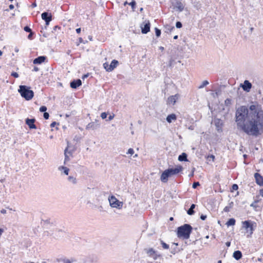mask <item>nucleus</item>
I'll use <instances>...</instances> for the list:
<instances>
[{
	"instance_id": "obj_1",
	"label": "nucleus",
	"mask_w": 263,
	"mask_h": 263,
	"mask_svg": "<svg viewBox=\"0 0 263 263\" xmlns=\"http://www.w3.org/2000/svg\"><path fill=\"white\" fill-rule=\"evenodd\" d=\"M236 122L238 127L249 135L257 137L263 129V110L258 105L239 107L236 112Z\"/></svg>"
},
{
	"instance_id": "obj_2",
	"label": "nucleus",
	"mask_w": 263,
	"mask_h": 263,
	"mask_svg": "<svg viewBox=\"0 0 263 263\" xmlns=\"http://www.w3.org/2000/svg\"><path fill=\"white\" fill-rule=\"evenodd\" d=\"M192 227L188 224L178 228L177 235L179 237H182L184 239H189L191 233Z\"/></svg>"
},
{
	"instance_id": "obj_3",
	"label": "nucleus",
	"mask_w": 263,
	"mask_h": 263,
	"mask_svg": "<svg viewBox=\"0 0 263 263\" xmlns=\"http://www.w3.org/2000/svg\"><path fill=\"white\" fill-rule=\"evenodd\" d=\"M18 91L21 96L26 100H31L34 96L33 91L30 90V88L25 85H20Z\"/></svg>"
},
{
	"instance_id": "obj_4",
	"label": "nucleus",
	"mask_w": 263,
	"mask_h": 263,
	"mask_svg": "<svg viewBox=\"0 0 263 263\" xmlns=\"http://www.w3.org/2000/svg\"><path fill=\"white\" fill-rule=\"evenodd\" d=\"M108 201L110 206L112 208L121 209L123 205V202L120 201L116 197L113 195L109 196Z\"/></svg>"
},
{
	"instance_id": "obj_5",
	"label": "nucleus",
	"mask_w": 263,
	"mask_h": 263,
	"mask_svg": "<svg viewBox=\"0 0 263 263\" xmlns=\"http://www.w3.org/2000/svg\"><path fill=\"white\" fill-rule=\"evenodd\" d=\"M255 224L250 220L245 221L242 222L243 228L245 229L247 233H249L250 235L253 233L254 231L253 225Z\"/></svg>"
},
{
	"instance_id": "obj_6",
	"label": "nucleus",
	"mask_w": 263,
	"mask_h": 263,
	"mask_svg": "<svg viewBox=\"0 0 263 263\" xmlns=\"http://www.w3.org/2000/svg\"><path fill=\"white\" fill-rule=\"evenodd\" d=\"M144 251L149 257L153 258L154 260H157L161 256V255L158 254L157 252L153 248L145 249Z\"/></svg>"
},
{
	"instance_id": "obj_7",
	"label": "nucleus",
	"mask_w": 263,
	"mask_h": 263,
	"mask_svg": "<svg viewBox=\"0 0 263 263\" xmlns=\"http://www.w3.org/2000/svg\"><path fill=\"white\" fill-rule=\"evenodd\" d=\"M173 6L174 9L178 12H182L184 8V5L179 0H177Z\"/></svg>"
},
{
	"instance_id": "obj_8",
	"label": "nucleus",
	"mask_w": 263,
	"mask_h": 263,
	"mask_svg": "<svg viewBox=\"0 0 263 263\" xmlns=\"http://www.w3.org/2000/svg\"><path fill=\"white\" fill-rule=\"evenodd\" d=\"M42 18L46 22V25H48L49 22L51 21L52 15L51 14H49L48 12H43L42 15Z\"/></svg>"
},
{
	"instance_id": "obj_9",
	"label": "nucleus",
	"mask_w": 263,
	"mask_h": 263,
	"mask_svg": "<svg viewBox=\"0 0 263 263\" xmlns=\"http://www.w3.org/2000/svg\"><path fill=\"white\" fill-rule=\"evenodd\" d=\"M167 170L169 173H171L172 176H173L181 172L183 170V167L182 166L179 165L177 166L176 168H168Z\"/></svg>"
},
{
	"instance_id": "obj_10",
	"label": "nucleus",
	"mask_w": 263,
	"mask_h": 263,
	"mask_svg": "<svg viewBox=\"0 0 263 263\" xmlns=\"http://www.w3.org/2000/svg\"><path fill=\"white\" fill-rule=\"evenodd\" d=\"M179 98V95L178 94H176L175 95L170 96L167 99L168 104L174 105Z\"/></svg>"
},
{
	"instance_id": "obj_11",
	"label": "nucleus",
	"mask_w": 263,
	"mask_h": 263,
	"mask_svg": "<svg viewBox=\"0 0 263 263\" xmlns=\"http://www.w3.org/2000/svg\"><path fill=\"white\" fill-rule=\"evenodd\" d=\"M141 27L142 33L143 34L147 33L150 30V23L149 21H147L144 24H142Z\"/></svg>"
},
{
	"instance_id": "obj_12",
	"label": "nucleus",
	"mask_w": 263,
	"mask_h": 263,
	"mask_svg": "<svg viewBox=\"0 0 263 263\" xmlns=\"http://www.w3.org/2000/svg\"><path fill=\"white\" fill-rule=\"evenodd\" d=\"M241 86L245 91L249 92L252 87V84L249 81L245 80L243 84H241Z\"/></svg>"
},
{
	"instance_id": "obj_13",
	"label": "nucleus",
	"mask_w": 263,
	"mask_h": 263,
	"mask_svg": "<svg viewBox=\"0 0 263 263\" xmlns=\"http://www.w3.org/2000/svg\"><path fill=\"white\" fill-rule=\"evenodd\" d=\"M35 121L34 119H26V123L28 125L30 129H36V126L34 124Z\"/></svg>"
},
{
	"instance_id": "obj_14",
	"label": "nucleus",
	"mask_w": 263,
	"mask_h": 263,
	"mask_svg": "<svg viewBox=\"0 0 263 263\" xmlns=\"http://www.w3.org/2000/svg\"><path fill=\"white\" fill-rule=\"evenodd\" d=\"M99 127V124L96 122H91L88 124L86 127L87 130H94Z\"/></svg>"
},
{
	"instance_id": "obj_15",
	"label": "nucleus",
	"mask_w": 263,
	"mask_h": 263,
	"mask_svg": "<svg viewBox=\"0 0 263 263\" xmlns=\"http://www.w3.org/2000/svg\"><path fill=\"white\" fill-rule=\"evenodd\" d=\"M256 183L261 186L263 185V177L259 174L255 173L254 175Z\"/></svg>"
},
{
	"instance_id": "obj_16",
	"label": "nucleus",
	"mask_w": 263,
	"mask_h": 263,
	"mask_svg": "<svg viewBox=\"0 0 263 263\" xmlns=\"http://www.w3.org/2000/svg\"><path fill=\"white\" fill-rule=\"evenodd\" d=\"M82 85L81 80L78 79L70 82V87L72 88H77L78 87Z\"/></svg>"
},
{
	"instance_id": "obj_17",
	"label": "nucleus",
	"mask_w": 263,
	"mask_h": 263,
	"mask_svg": "<svg viewBox=\"0 0 263 263\" xmlns=\"http://www.w3.org/2000/svg\"><path fill=\"white\" fill-rule=\"evenodd\" d=\"M168 172L167 170L164 171L161 176V180L163 182H166L168 180V178L169 177L168 176Z\"/></svg>"
},
{
	"instance_id": "obj_18",
	"label": "nucleus",
	"mask_w": 263,
	"mask_h": 263,
	"mask_svg": "<svg viewBox=\"0 0 263 263\" xmlns=\"http://www.w3.org/2000/svg\"><path fill=\"white\" fill-rule=\"evenodd\" d=\"M46 60V57L44 56H40L37 57V58H35L33 60V64H40L44 62L45 60Z\"/></svg>"
},
{
	"instance_id": "obj_19",
	"label": "nucleus",
	"mask_w": 263,
	"mask_h": 263,
	"mask_svg": "<svg viewBox=\"0 0 263 263\" xmlns=\"http://www.w3.org/2000/svg\"><path fill=\"white\" fill-rule=\"evenodd\" d=\"M177 119V116L174 114L169 115L166 117V121L168 123H171L173 121H176Z\"/></svg>"
},
{
	"instance_id": "obj_20",
	"label": "nucleus",
	"mask_w": 263,
	"mask_h": 263,
	"mask_svg": "<svg viewBox=\"0 0 263 263\" xmlns=\"http://www.w3.org/2000/svg\"><path fill=\"white\" fill-rule=\"evenodd\" d=\"M118 64V61L115 60L112 61L111 63L109 64L108 69L109 71H112L115 68H116Z\"/></svg>"
},
{
	"instance_id": "obj_21",
	"label": "nucleus",
	"mask_w": 263,
	"mask_h": 263,
	"mask_svg": "<svg viewBox=\"0 0 263 263\" xmlns=\"http://www.w3.org/2000/svg\"><path fill=\"white\" fill-rule=\"evenodd\" d=\"M233 256L235 259L238 260L242 257V253L240 251H235L233 253Z\"/></svg>"
},
{
	"instance_id": "obj_22",
	"label": "nucleus",
	"mask_w": 263,
	"mask_h": 263,
	"mask_svg": "<svg viewBox=\"0 0 263 263\" xmlns=\"http://www.w3.org/2000/svg\"><path fill=\"white\" fill-rule=\"evenodd\" d=\"M178 160L180 161H187L188 160L187 159V155L185 153H183L181 155L179 156Z\"/></svg>"
},
{
	"instance_id": "obj_23",
	"label": "nucleus",
	"mask_w": 263,
	"mask_h": 263,
	"mask_svg": "<svg viewBox=\"0 0 263 263\" xmlns=\"http://www.w3.org/2000/svg\"><path fill=\"white\" fill-rule=\"evenodd\" d=\"M195 207V205L194 204H192L190 207V208L188 210L187 213L189 215H192L194 213V209Z\"/></svg>"
},
{
	"instance_id": "obj_24",
	"label": "nucleus",
	"mask_w": 263,
	"mask_h": 263,
	"mask_svg": "<svg viewBox=\"0 0 263 263\" xmlns=\"http://www.w3.org/2000/svg\"><path fill=\"white\" fill-rule=\"evenodd\" d=\"M59 170L60 171H62V170H63L64 171V173L67 175L68 174V172H69V168H68L67 167H65V166H60L59 168H58Z\"/></svg>"
},
{
	"instance_id": "obj_25",
	"label": "nucleus",
	"mask_w": 263,
	"mask_h": 263,
	"mask_svg": "<svg viewBox=\"0 0 263 263\" xmlns=\"http://www.w3.org/2000/svg\"><path fill=\"white\" fill-rule=\"evenodd\" d=\"M235 223V220L233 218L230 219L228 222H227V224L228 226H233Z\"/></svg>"
},
{
	"instance_id": "obj_26",
	"label": "nucleus",
	"mask_w": 263,
	"mask_h": 263,
	"mask_svg": "<svg viewBox=\"0 0 263 263\" xmlns=\"http://www.w3.org/2000/svg\"><path fill=\"white\" fill-rule=\"evenodd\" d=\"M160 242L161 245H162V248L164 249H169V245L165 243L163 240H160Z\"/></svg>"
},
{
	"instance_id": "obj_27",
	"label": "nucleus",
	"mask_w": 263,
	"mask_h": 263,
	"mask_svg": "<svg viewBox=\"0 0 263 263\" xmlns=\"http://www.w3.org/2000/svg\"><path fill=\"white\" fill-rule=\"evenodd\" d=\"M64 155H65L64 163L65 164L67 161H68L69 160V157L67 155V148H66L64 151Z\"/></svg>"
},
{
	"instance_id": "obj_28",
	"label": "nucleus",
	"mask_w": 263,
	"mask_h": 263,
	"mask_svg": "<svg viewBox=\"0 0 263 263\" xmlns=\"http://www.w3.org/2000/svg\"><path fill=\"white\" fill-rule=\"evenodd\" d=\"M63 261L64 263H72V262L75 261L76 260L73 258H65L63 259Z\"/></svg>"
},
{
	"instance_id": "obj_29",
	"label": "nucleus",
	"mask_w": 263,
	"mask_h": 263,
	"mask_svg": "<svg viewBox=\"0 0 263 263\" xmlns=\"http://www.w3.org/2000/svg\"><path fill=\"white\" fill-rule=\"evenodd\" d=\"M68 180L73 184H76L77 182L76 178H74L72 176H69L68 178Z\"/></svg>"
},
{
	"instance_id": "obj_30",
	"label": "nucleus",
	"mask_w": 263,
	"mask_h": 263,
	"mask_svg": "<svg viewBox=\"0 0 263 263\" xmlns=\"http://www.w3.org/2000/svg\"><path fill=\"white\" fill-rule=\"evenodd\" d=\"M208 84H209V82L208 81H206V80L203 81L202 82V84L200 86H199V88H200V89L202 88Z\"/></svg>"
},
{
	"instance_id": "obj_31",
	"label": "nucleus",
	"mask_w": 263,
	"mask_h": 263,
	"mask_svg": "<svg viewBox=\"0 0 263 263\" xmlns=\"http://www.w3.org/2000/svg\"><path fill=\"white\" fill-rule=\"evenodd\" d=\"M155 33L157 37L160 36L161 34V30L157 28H155Z\"/></svg>"
},
{
	"instance_id": "obj_32",
	"label": "nucleus",
	"mask_w": 263,
	"mask_h": 263,
	"mask_svg": "<svg viewBox=\"0 0 263 263\" xmlns=\"http://www.w3.org/2000/svg\"><path fill=\"white\" fill-rule=\"evenodd\" d=\"M47 110V107L45 106H42L40 108V111L41 112H46Z\"/></svg>"
},
{
	"instance_id": "obj_33",
	"label": "nucleus",
	"mask_w": 263,
	"mask_h": 263,
	"mask_svg": "<svg viewBox=\"0 0 263 263\" xmlns=\"http://www.w3.org/2000/svg\"><path fill=\"white\" fill-rule=\"evenodd\" d=\"M109 65L107 63H105L103 64V66H104V68L106 70V71H109V70L108 69V67H109Z\"/></svg>"
},
{
	"instance_id": "obj_34",
	"label": "nucleus",
	"mask_w": 263,
	"mask_h": 263,
	"mask_svg": "<svg viewBox=\"0 0 263 263\" xmlns=\"http://www.w3.org/2000/svg\"><path fill=\"white\" fill-rule=\"evenodd\" d=\"M176 27L177 28H180L182 27V24L180 22H177L176 23Z\"/></svg>"
},
{
	"instance_id": "obj_35",
	"label": "nucleus",
	"mask_w": 263,
	"mask_h": 263,
	"mask_svg": "<svg viewBox=\"0 0 263 263\" xmlns=\"http://www.w3.org/2000/svg\"><path fill=\"white\" fill-rule=\"evenodd\" d=\"M200 185L199 183L198 182H195L193 184L192 187L194 189L196 188L198 186Z\"/></svg>"
},
{
	"instance_id": "obj_36",
	"label": "nucleus",
	"mask_w": 263,
	"mask_h": 263,
	"mask_svg": "<svg viewBox=\"0 0 263 263\" xmlns=\"http://www.w3.org/2000/svg\"><path fill=\"white\" fill-rule=\"evenodd\" d=\"M24 29L26 32H31V29L28 26H25L24 27Z\"/></svg>"
},
{
	"instance_id": "obj_37",
	"label": "nucleus",
	"mask_w": 263,
	"mask_h": 263,
	"mask_svg": "<svg viewBox=\"0 0 263 263\" xmlns=\"http://www.w3.org/2000/svg\"><path fill=\"white\" fill-rule=\"evenodd\" d=\"M43 116H44V118L46 120L48 119L49 117V114L47 112H44Z\"/></svg>"
},
{
	"instance_id": "obj_38",
	"label": "nucleus",
	"mask_w": 263,
	"mask_h": 263,
	"mask_svg": "<svg viewBox=\"0 0 263 263\" xmlns=\"http://www.w3.org/2000/svg\"><path fill=\"white\" fill-rule=\"evenodd\" d=\"M101 117L102 119H104L107 117V114L105 112H102L101 115Z\"/></svg>"
},
{
	"instance_id": "obj_39",
	"label": "nucleus",
	"mask_w": 263,
	"mask_h": 263,
	"mask_svg": "<svg viewBox=\"0 0 263 263\" xmlns=\"http://www.w3.org/2000/svg\"><path fill=\"white\" fill-rule=\"evenodd\" d=\"M225 103L227 105H229L230 104H231V100L230 99H227L226 100H225Z\"/></svg>"
},
{
	"instance_id": "obj_40",
	"label": "nucleus",
	"mask_w": 263,
	"mask_h": 263,
	"mask_svg": "<svg viewBox=\"0 0 263 263\" xmlns=\"http://www.w3.org/2000/svg\"><path fill=\"white\" fill-rule=\"evenodd\" d=\"M134 153V151L133 148H129L127 154L133 155Z\"/></svg>"
},
{
	"instance_id": "obj_41",
	"label": "nucleus",
	"mask_w": 263,
	"mask_h": 263,
	"mask_svg": "<svg viewBox=\"0 0 263 263\" xmlns=\"http://www.w3.org/2000/svg\"><path fill=\"white\" fill-rule=\"evenodd\" d=\"M129 5H130L132 6L133 9L134 10L136 6V2L135 1H132L131 3L129 4Z\"/></svg>"
},
{
	"instance_id": "obj_42",
	"label": "nucleus",
	"mask_w": 263,
	"mask_h": 263,
	"mask_svg": "<svg viewBox=\"0 0 263 263\" xmlns=\"http://www.w3.org/2000/svg\"><path fill=\"white\" fill-rule=\"evenodd\" d=\"M232 207L231 205H230V206H226L224 209H223V211L226 212H229L230 211V209Z\"/></svg>"
},
{
	"instance_id": "obj_43",
	"label": "nucleus",
	"mask_w": 263,
	"mask_h": 263,
	"mask_svg": "<svg viewBox=\"0 0 263 263\" xmlns=\"http://www.w3.org/2000/svg\"><path fill=\"white\" fill-rule=\"evenodd\" d=\"M166 28L167 30H169L170 31H171L172 30L174 29V26H167L166 27Z\"/></svg>"
},
{
	"instance_id": "obj_44",
	"label": "nucleus",
	"mask_w": 263,
	"mask_h": 263,
	"mask_svg": "<svg viewBox=\"0 0 263 263\" xmlns=\"http://www.w3.org/2000/svg\"><path fill=\"white\" fill-rule=\"evenodd\" d=\"M11 76L16 78L18 77V74L16 72H12Z\"/></svg>"
},
{
	"instance_id": "obj_45",
	"label": "nucleus",
	"mask_w": 263,
	"mask_h": 263,
	"mask_svg": "<svg viewBox=\"0 0 263 263\" xmlns=\"http://www.w3.org/2000/svg\"><path fill=\"white\" fill-rule=\"evenodd\" d=\"M232 189H233V190H235V191L237 190H238V185H237V184H234L232 185Z\"/></svg>"
},
{
	"instance_id": "obj_46",
	"label": "nucleus",
	"mask_w": 263,
	"mask_h": 263,
	"mask_svg": "<svg viewBox=\"0 0 263 263\" xmlns=\"http://www.w3.org/2000/svg\"><path fill=\"white\" fill-rule=\"evenodd\" d=\"M208 158L209 159V160L212 159V161H214L215 159V156L214 155H210L208 157Z\"/></svg>"
},
{
	"instance_id": "obj_47",
	"label": "nucleus",
	"mask_w": 263,
	"mask_h": 263,
	"mask_svg": "<svg viewBox=\"0 0 263 263\" xmlns=\"http://www.w3.org/2000/svg\"><path fill=\"white\" fill-rule=\"evenodd\" d=\"M206 218V216L204 215H201L200 216V219L202 220H204Z\"/></svg>"
},
{
	"instance_id": "obj_48",
	"label": "nucleus",
	"mask_w": 263,
	"mask_h": 263,
	"mask_svg": "<svg viewBox=\"0 0 263 263\" xmlns=\"http://www.w3.org/2000/svg\"><path fill=\"white\" fill-rule=\"evenodd\" d=\"M33 33L32 32H30V34L28 36V38L29 39H31Z\"/></svg>"
},
{
	"instance_id": "obj_49",
	"label": "nucleus",
	"mask_w": 263,
	"mask_h": 263,
	"mask_svg": "<svg viewBox=\"0 0 263 263\" xmlns=\"http://www.w3.org/2000/svg\"><path fill=\"white\" fill-rule=\"evenodd\" d=\"M56 124H57V123H56L55 122H53L51 124L50 126H51V127H54V126H55Z\"/></svg>"
},
{
	"instance_id": "obj_50",
	"label": "nucleus",
	"mask_w": 263,
	"mask_h": 263,
	"mask_svg": "<svg viewBox=\"0 0 263 263\" xmlns=\"http://www.w3.org/2000/svg\"><path fill=\"white\" fill-rule=\"evenodd\" d=\"M81 28H77V29H76V32H77V33H80L81 32Z\"/></svg>"
},
{
	"instance_id": "obj_51",
	"label": "nucleus",
	"mask_w": 263,
	"mask_h": 263,
	"mask_svg": "<svg viewBox=\"0 0 263 263\" xmlns=\"http://www.w3.org/2000/svg\"><path fill=\"white\" fill-rule=\"evenodd\" d=\"M114 116H109L108 117V120L110 121L113 119Z\"/></svg>"
},
{
	"instance_id": "obj_52",
	"label": "nucleus",
	"mask_w": 263,
	"mask_h": 263,
	"mask_svg": "<svg viewBox=\"0 0 263 263\" xmlns=\"http://www.w3.org/2000/svg\"><path fill=\"white\" fill-rule=\"evenodd\" d=\"M260 195L263 197V190H260L259 191Z\"/></svg>"
},
{
	"instance_id": "obj_53",
	"label": "nucleus",
	"mask_w": 263,
	"mask_h": 263,
	"mask_svg": "<svg viewBox=\"0 0 263 263\" xmlns=\"http://www.w3.org/2000/svg\"><path fill=\"white\" fill-rule=\"evenodd\" d=\"M226 246L229 247L231 245V242L230 241H228L226 243Z\"/></svg>"
},
{
	"instance_id": "obj_54",
	"label": "nucleus",
	"mask_w": 263,
	"mask_h": 263,
	"mask_svg": "<svg viewBox=\"0 0 263 263\" xmlns=\"http://www.w3.org/2000/svg\"><path fill=\"white\" fill-rule=\"evenodd\" d=\"M39 70V69L38 67H34V68H33V71H37Z\"/></svg>"
},
{
	"instance_id": "obj_55",
	"label": "nucleus",
	"mask_w": 263,
	"mask_h": 263,
	"mask_svg": "<svg viewBox=\"0 0 263 263\" xmlns=\"http://www.w3.org/2000/svg\"><path fill=\"white\" fill-rule=\"evenodd\" d=\"M1 212V213L2 214H6V210H5V209H2Z\"/></svg>"
},
{
	"instance_id": "obj_56",
	"label": "nucleus",
	"mask_w": 263,
	"mask_h": 263,
	"mask_svg": "<svg viewBox=\"0 0 263 263\" xmlns=\"http://www.w3.org/2000/svg\"><path fill=\"white\" fill-rule=\"evenodd\" d=\"M9 7L10 9L12 10L14 8V6L11 4L9 5Z\"/></svg>"
},
{
	"instance_id": "obj_57",
	"label": "nucleus",
	"mask_w": 263,
	"mask_h": 263,
	"mask_svg": "<svg viewBox=\"0 0 263 263\" xmlns=\"http://www.w3.org/2000/svg\"><path fill=\"white\" fill-rule=\"evenodd\" d=\"M171 253L175 254L176 252V251L175 249H173V250L171 251Z\"/></svg>"
},
{
	"instance_id": "obj_58",
	"label": "nucleus",
	"mask_w": 263,
	"mask_h": 263,
	"mask_svg": "<svg viewBox=\"0 0 263 263\" xmlns=\"http://www.w3.org/2000/svg\"><path fill=\"white\" fill-rule=\"evenodd\" d=\"M79 41L80 43H83V39L81 37H80L79 39Z\"/></svg>"
},
{
	"instance_id": "obj_59",
	"label": "nucleus",
	"mask_w": 263,
	"mask_h": 263,
	"mask_svg": "<svg viewBox=\"0 0 263 263\" xmlns=\"http://www.w3.org/2000/svg\"><path fill=\"white\" fill-rule=\"evenodd\" d=\"M159 49L162 51V50H164V48L163 47H162V46H160L159 47Z\"/></svg>"
},
{
	"instance_id": "obj_60",
	"label": "nucleus",
	"mask_w": 263,
	"mask_h": 263,
	"mask_svg": "<svg viewBox=\"0 0 263 263\" xmlns=\"http://www.w3.org/2000/svg\"><path fill=\"white\" fill-rule=\"evenodd\" d=\"M18 51H19V50H18V49L17 48H15V51L16 52H18Z\"/></svg>"
},
{
	"instance_id": "obj_61",
	"label": "nucleus",
	"mask_w": 263,
	"mask_h": 263,
	"mask_svg": "<svg viewBox=\"0 0 263 263\" xmlns=\"http://www.w3.org/2000/svg\"><path fill=\"white\" fill-rule=\"evenodd\" d=\"M36 6V4H35V3H33V4H32V6L33 7H35Z\"/></svg>"
},
{
	"instance_id": "obj_62",
	"label": "nucleus",
	"mask_w": 263,
	"mask_h": 263,
	"mask_svg": "<svg viewBox=\"0 0 263 263\" xmlns=\"http://www.w3.org/2000/svg\"><path fill=\"white\" fill-rule=\"evenodd\" d=\"M88 77V74H85L83 76V79H84L85 78H87Z\"/></svg>"
},
{
	"instance_id": "obj_63",
	"label": "nucleus",
	"mask_w": 263,
	"mask_h": 263,
	"mask_svg": "<svg viewBox=\"0 0 263 263\" xmlns=\"http://www.w3.org/2000/svg\"><path fill=\"white\" fill-rule=\"evenodd\" d=\"M253 29H254V28H253V27H251V28H250V31H251V32H252V31H253Z\"/></svg>"
},
{
	"instance_id": "obj_64",
	"label": "nucleus",
	"mask_w": 263,
	"mask_h": 263,
	"mask_svg": "<svg viewBox=\"0 0 263 263\" xmlns=\"http://www.w3.org/2000/svg\"><path fill=\"white\" fill-rule=\"evenodd\" d=\"M218 263H222V261L221 260H219L218 261Z\"/></svg>"
}]
</instances>
